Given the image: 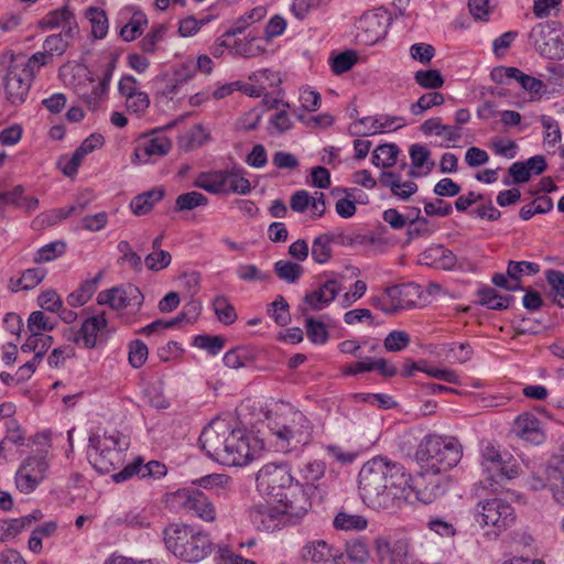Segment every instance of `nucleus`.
<instances>
[{
  "mask_svg": "<svg viewBox=\"0 0 564 564\" xmlns=\"http://www.w3.org/2000/svg\"><path fill=\"white\" fill-rule=\"evenodd\" d=\"M540 272V264L530 261H509L507 273L508 276L520 284V280L524 275H535Z\"/></svg>",
  "mask_w": 564,
  "mask_h": 564,
  "instance_id": "58",
  "label": "nucleus"
},
{
  "mask_svg": "<svg viewBox=\"0 0 564 564\" xmlns=\"http://www.w3.org/2000/svg\"><path fill=\"white\" fill-rule=\"evenodd\" d=\"M55 322L42 311L32 312L28 318V329L32 334L44 335L55 328Z\"/></svg>",
  "mask_w": 564,
  "mask_h": 564,
  "instance_id": "61",
  "label": "nucleus"
},
{
  "mask_svg": "<svg viewBox=\"0 0 564 564\" xmlns=\"http://www.w3.org/2000/svg\"><path fill=\"white\" fill-rule=\"evenodd\" d=\"M116 524L132 529H145L151 524V513L147 509H131L115 520Z\"/></svg>",
  "mask_w": 564,
  "mask_h": 564,
  "instance_id": "43",
  "label": "nucleus"
},
{
  "mask_svg": "<svg viewBox=\"0 0 564 564\" xmlns=\"http://www.w3.org/2000/svg\"><path fill=\"white\" fill-rule=\"evenodd\" d=\"M421 129L425 134H435L447 142H455L462 137L459 127L443 124L441 118L427 119L424 121Z\"/></svg>",
  "mask_w": 564,
  "mask_h": 564,
  "instance_id": "42",
  "label": "nucleus"
},
{
  "mask_svg": "<svg viewBox=\"0 0 564 564\" xmlns=\"http://www.w3.org/2000/svg\"><path fill=\"white\" fill-rule=\"evenodd\" d=\"M414 80L421 88L430 90L440 89L445 83L438 69H420L414 73Z\"/></svg>",
  "mask_w": 564,
  "mask_h": 564,
  "instance_id": "56",
  "label": "nucleus"
},
{
  "mask_svg": "<svg viewBox=\"0 0 564 564\" xmlns=\"http://www.w3.org/2000/svg\"><path fill=\"white\" fill-rule=\"evenodd\" d=\"M448 485L445 475L425 469L415 476L406 474L405 496L402 501L413 503L414 501L429 505L442 497Z\"/></svg>",
  "mask_w": 564,
  "mask_h": 564,
  "instance_id": "12",
  "label": "nucleus"
},
{
  "mask_svg": "<svg viewBox=\"0 0 564 564\" xmlns=\"http://www.w3.org/2000/svg\"><path fill=\"white\" fill-rule=\"evenodd\" d=\"M194 185L214 195L230 193L247 195L251 192V183L240 169L200 172L196 176Z\"/></svg>",
  "mask_w": 564,
  "mask_h": 564,
  "instance_id": "8",
  "label": "nucleus"
},
{
  "mask_svg": "<svg viewBox=\"0 0 564 564\" xmlns=\"http://www.w3.org/2000/svg\"><path fill=\"white\" fill-rule=\"evenodd\" d=\"M108 321L105 313L86 318L75 335V341L85 348L91 349L97 346L98 337L107 328Z\"/></svg>",
  "mask_w": 564,
  "mask_h": 564,
  "instance_id": "30",
  "label": "nucleus"
},
{
  "mask_svg": "<svg viewBox=\"0 0 564 564\" xmlns=\"http://www.w3.org/2000/svg\"><path fill=\"white\" fill-rule=\"evenodd\" d=\"M511 432L520 440L539 445L545 440V432L540 420L531 412L518 415L511 427Z\"/></svg>",
  "mask_w": 564,
  "mask_h": 564,
  "instance_id": "24",
  "label": "nucleus"
},
{
  "mask_svg": "<svg viewBox=\"0 0 564 564\" xmlns=\"http://www.w3.org/2000/svg\"><path fill=\"white\" fill-rule=\"evenodd\" d=\"M42 518L43 513L40 510H34L32 513L21 518L0 520V543L13 540L17 535L30 529Z\"/></svg>",
  "mask_w": 564,
  "mask_h": 564,
  "instance_id": "34",
  "label": "nucleus"
},
{
  "mask_svg": "<svg viewBox=\"0 0 564 564\" xmlns=\"http://www.w3.org/2000/svg\"><path fill=\"white\" fill-rule=\"evenodd\" d=\"M66 251V243L62 240L52 241L43 247H41L35 256H34V262L42 263V262H50L53 261L61 256H63Z\"/></svg>",
  "mask_w": 564,
  "mask_h": 564,
  "instance_id": "63",
  "label": "nucleus"
},
{
  "mask_svg": "<svg viewBox=\"0 0 564 564\" xmlns=\"http://www.w3.org/2000/svg\"><path fill=\"white\" fill-rule=\"evenodd\" d=\"M129 440L120 432H105L90 435L87 456L93 467L100 474L116 470L124 463Z\"/></svg>",
  "mask_w": 564,
  "mask_h": 564,
  "instance_id": "7",
  "label": "nucleus"
},
{
  "mask_svg": "<svg viewBox=\"0 0 564 564\" xmlns=\"http://www.w3.org/2000/svg\"><path fill=\"white\" fill-rule=\"evenodd\" d=\"M529 42L545 58L561 59L564 57V34L556 22L535 24L529 33Z\"/></svg>",
  "mask_w": 564,
  "mask_h": 564,
  "instance_id": "14",
  "label": "nucleus"
},
{
  "mask_svg": "<svg viewBox=\"0 0 564 564\" xmlns=\"http://www.w3.org/2000/svg\"><path fill=\"white\" fill-rule=\"evenodd\" d=\"M143 302L142 292L133 284L113 286L97 295V303L108 305L111 310L119 312L124 324H132L137 321L135 315L141 310Z\"/></svg>",
  "mask_w": 564,
  "mask_h": 564,
  "instance_id": "11",
  "label": "nucleus"
},
{
  "mask_svg": "<svg viewBox=\"0 0 564 564\" xmlns=\"http://www.w3.org/2000/svg\"><path fill=\"white\" fill-rule=\"evenodd\" d=\"M57 530V523L55 521L45 522L42 525L36 527L29 539L28 547L32 553L40 554L43 545L42 540L44 538L52 536Z\"/></svg>",
  "mask_w": 564,
  "mask_h": 564,
  "instance_id": "55",
  "label": "nucleus"
},
{
  "mask_svg": "<svg viewBox=\"0 0 564 564\" xmlns=\"http://www.w3.org/2000/svg\"><path fill=\"white\" fill-rule=\"evenodd\" d=\"M545 278L551 286L554 301L564 308V273L558 270H547Z\"/></svg>",
  "mask_w": 564,
  "mask_h": 564,
  "instance_id": "64",
  "label": "nucleus"
},
{
  "mask_svg": "<svg viewBox=\"0 0 564 564\" xmlns=\"http://www.w3.org/2000/svg\"><path fill=\"white\" fill-rule=\"evenodd\" d=\"M386 294L394 302L395 311L421 304L422 289L414 283L392 285L386 289Z\"/></svg>",
  "mask_w": 564,
  "mask_h": 564,
  "instance_id": "33",
  "label": "nucleus"
},
{
  "mask_svg": "<svg viewBox=\"0 0 564 564\" xmlns=\"http://www.w3.org/2000/svg\"><path fill=\"white\" fill-rule=\"evenodd\" d=\"M463 445L455 436L429 434L420 442L415 458L429 469L444 475L460 462Z\"/></svg>",
  "mask_w": 564,
  "mask_h": 564,
  "instance_id": "6",
  "label": "nucleus"
},
{
  "mask_svg": "<svg viewBox=\"0 0 564 564\" xmlns=\"http://www.w3.org/2000/svg\"><path fill=\"white\" fill-rule=\"evenodd\" d=\"M166 467L164 464L158 460H151L145 465H142V459L137 458L131 464H128L122 470L112 475V479L116 482H122L135 475H141L142 478L148 476L154 478H161L165 476Z\"/></svg>",
  "mask_w": 564,
  "mask_h": 564,
  "instance_id": "32",
  "label": "nucleus"
},
{
  "mask_svg": "<svg viewBox=\"0 0 564 564\" xmlns=\"http://www.w3.org/2000/svg\"><path fill=\"white\" fill-rule=\"evenodd\" d=\"M167 32L165 24H154L145 36L139 42V46L143 53L155 54L158 44L163 41Z\"/></svg>",
  "mask_w": 564,
  "mask_h": 564,
  "instance_id": "54",
  "label": "nucleus"
},
{
  "mask_svg": "<svg viewBox=\"0 0 564 564\" xmlns=\"http://www.w3.org/2000/svg\"><path fill=\"white\" fill-rule=\"evenodd\" d=\"M91 25V33L96 39H104L109 29L108 18L104 9L88 7L84 13Z\"/></svg>",
  "mask_w": 564,
  "mask_h": 564,
  "instance_id": "44",
  "label": "nucleus"
},
{
  "mask_svg": "<svg viewBox=\"0 0 564 564\" xmlns=\"http://www.w3.org/2000/svg\"><path fill=\"white\" fill-rule=\"evenodd\" d=\"M236 34H225L218 42V46L227 47L230 54L245 58H253L265 53V47L261 39L256 36H246L236 39Z\"/></svg>",
  "mask_w": 564,
  "mask_h": 564,
  "instance_id": "26",
  "label": "nucleus"
},
{
  "mask_svg": "<svg viewBox=\"0 0 564 564\" xmlns=\"http://www.w3.org/2000/svg\"><path fill=\"white\" fill-rule=\"evenodd\" d=\"M172 149L171 139L162 131H152L140 135L134 142L131 163L134 165L154 163Z\"/></svg>",
  "mask_w": 564,
  "mask_h": 564,
  "instance_id": "15",
  "label": "nucleus"
},
{
  "mask_svg": "<svg viewBox=\"0 0 564 564\" xmlns=\"http://www.w3.org/2000/svg\"><path fill=\"white\" fill-rule=\"evenodd\" d=\"M113 68V64H108L104 75L99 78H95L86 67L76 68L72 83L73 89L90 110L98 109L107 99Z\"/></svg>",
  "mask_w": 564,
  "mask_h": 564,
  "instance_id": "9",
  "label": "nucleus"
},
{
  "mask_svg": "<svg viewBox=\"0 0 564 564\" xmlns=\"http://www.w3.org/2000/svg\"><path fill=\"white\" fill-rule=\"evenodd\" d=\"M274 272L280 280L293 284L301 279L304 268L290 260H279L274 263Z\"/></svg>",
  "mask_w": 564,
  "mask_h": 564,
  "instance_id": "52",
  "label": "nucleus"
},
{
  "mask_svg": "<svg viewBox=\"0 0 564 564\" xmlns=\"http://www.w3.org/2000/svg\"><path fill=\"white\" fill-rule=\"evenodd\" d=\"M172 498L180 507L204 522L213 523L217 520L216 506L202 490L181 489Z\"/></svg>",
  "mask_w": 564,
  "mask_h": 564,
  "instance_id": "18",
  "label": "nucleus"
},
{
  "mask_svg": "<svg viewBox=\"0 0 564 564\" xmlns=\"http://www.w3.org/2000/svg\"><path fill=\"white\" fill-rule=\"evenodd\" d=\"M332 242L333 238L327 234L319 235L313 240L311 247V254L312 259L316 263L325 264L332 259Z\"/></svg>",
  "mask_w": 564,
  "mask_h": 564,
  "instance_id": "49",
  "label": "nucleus"
},
{
  "mask_svg": "<svg viewBox=\"0 0 564 564\" xmlns=\"http://www.w3.org/2000/svg\"><path fill=\"white\" fill-rule=\"evenodd\" d=\"M389 25L390 17L386 11L366 12L356 24V39L362 45H375L386 36Z\"/></svg>",
  "mask_w": 564,
  "mask_h": 564,
  "instance_id": "19",
  "label": "nucleus"
},
{
  "mask_svg": "<svg viewBox=\"0 0 564 564\" xmlns=\"http://www.w3.org/2000/svg\"><path fill=\"white\" fill-rule=\"evenodd\" d=\"M399 153L400 150L395 144H381L373 150L371 162L377 167H391L397 163Z\"/></svg>",
  "mask_w": 564,
  "mask_h": 564,
  "instance_id": "48",
  "label": "nucleus"
},
{
  "mask_svg": "<svg viewBox=\"0 0 564 564\" xmlns=\"http://www.w3.org/2000/svg\"><path fill=\"white\" fill-rule=\"evenodd\" d=\"M257 489L276 501L281 507H289V512L304 518L311 503L302 492L299 481L294 482L291 468L286 464L268 463L256 476Z\"/></svg>",
  "mask_w": 564,
  "mask_h": 564,
  "instance_id": "3",
  "label": "nucleus"
},
{
  "mask_svg": "<svg viewBox=\"0 0 564 564\" xmlns=\"http://www.w3.org/2000/svg\"><path fill=\"white\" fill-rule=\"evenodd\" d=\"M409 155L411 160L409 175L411 177L416 178L426 176L435 166V162L431 158V151L424 144H412L409 149Z\"/></svg>",
  "mask_w": 564,
  "mask_h": 564,
  "instance_id": "35",
  "label": "nucleus"
},
{
  "mask_svg": "<svg viewBox=\"0 0 564 564\" xmlns=\"http://www.w3.org/2000/svg\"><path fill=\"white\" fill-rule=\"evenodd\" d=\"M300 560L305 564H325L336 558L335 549L322 539L310 540L299 551Z\"/></svg>",
  "mask_w": 564,
  "mask_h": 564,
  "instance_id": "31",
  "label": "nucleus"
},
{
  "mask_svg": "<svg viewBox=\"0 0 564 564\" xmlns=\"http://www.w3.org/2000/svg\"><path fill=\"white\" fill-rule=\"evenodd\" d=\"M531 487L534 490L547 488L554 501L564 507V460L549 465L544 469V478H533Z\"/></svg>",
  "mask_w": 564,
  "mask_h": 564,
  "instance_id": "23",
  "label": "nucleus"
},
{
  "mask_svg": "<svg viewBox=\"0 0 564 564\" xmlns=\"http://www.w3.org/2000/svg\"><path fill=\"white\" fill-rule=\"evenodd\" d=\"M66 28L65 35L74 36L78 32L74 12L68 6L47 12L37 22V28L42 31Z\"/></svg>",
  "mask_w": 564,
  "mask_h": 564,
  "instance_id": "28",
  "label": "nucleus"
},
{
  "mask_svg": "<svg viewBox=\"0 0 564 564\" xmlns=\"http://www.w3.org/2000/svg\"><path fill=\"white\" fill-rule=\"evenodd\" d=\"M494 76L499 77L500 80L503 78L517 80L530 94L531 100H540L545 91V85L541 79L527 75L517 67L497 68L494 72Z\"/></svg>",
  "mask_w": 564,
  "mask_h": 564,
  "instance_id": "29",
  "label": "nucleus"
},
{
  "mask_svg": "<svg viewBox=\"0 0 564 564\" xmlns=\"http://www.w3.org/2000/svg\"><path fill=\"white\" fill-rule=\"evenodd\" d=\"M413 367L416 369V371L424 372L434 379L445 381L448 383H453V384L460 383L458 373L453 369L430 366V365H427L426 361L414 362Z\"/></svg>",
  "mask_w": 564,
  "mask_h": 564,
  "instance_id": "50",
  "label": "nucleus"
},
{
  "mask_svg": "<svg viewBox=\"0 0 564 564\" xmlns=\"http://www.w3.org/2000/svg\"><path fill=\"white\" fill-rule=\"evenodd\" d=\"M445 101L444 95L438 91H432L422 95L416 102L410 106V111L414 116H421L426 110L435 106H441Z\"/></svg>",
  "mask_w": 564,
  "mask_h": 564,
  "instance_id": "60",
  "label": "nucleus"
},
{
  "mask_svg": "<svg viewBox=\"0 0 564 564\" xmlns=\"http://www.w3.org/2000/svg\"><path fill=\"white\" fill-rule=\"evenodd\" d=\"M212 305L217 319L224 325H231L237 321L236 308L226 295H216Z\"/></svg>",
  "mask_w": 564,
  "mask_h": 564,
  "instance_id": "47",
  "label": "nucleus"
},
{
  "mask_svg": "<svg viewBox=\"0 0 564 564\" xmlns=\"http://www.w3.org/2000/svg\"><path fill=\"white\" fill-rule=\"evenodd\" d=\"M421 262L442 270H451L456 264V256L442 245L427 248L421 254Z\"/></svg>",
  "mask_w": 564,
  "mask_h": 564,
  "instance_id": "36",
  "label": "nucleus"
},
{
  "mask_svg": "<svg viewBox=\"0 0 564 564\" xmlns=\"http://www.w3.org/2000/svg\"><path fill=\"white\" fill-rule=\"evenodd\" d=\"M202 488L212 490L218 498H228L234 491V480L225 474H212L198 480Z\"/></svg>",
  "mask_w": 564,
  "mask_h": 564,
  "instance_id": "39",
  "label": "nucleus"
},
{
  "mask_svg": "<svg viewBox=\"0 0 564 564\" xmlns=\"http://www.w3.org/2000/svg\"><path fill=\"white\" fill-rule=\"evenodd\" d=\"M3 202L13 205L26 213H32L39 207V199L34 196H25L22 186H15L12 191L3 195Z\"/></svg>",
  "mask_w": 564,
  "mask_h": 564,
  "instance_id": "45",
  "label": "nucleus"
},
{
  "mask_svg": "<svg viewBox=\"0 0 564 564\" xmlns=\"http://www.w3.org/2000/svg\"><path fill=\"white\" fill-rule=\"evenodd\" d=\"M97 286L98 278L85 281L67 296V303L73 307L85 305L95 294Z\"/></svg>",
  "mask_w": 564,
  "mask_h": 564,
  "instance_id": "53",
  "label": "nucleus"
},
{
  "mask_svg": "<svg viewBox=\"0 0 564 564\" xmlns=\"http://www.w3.org/2000/svg\"><path fill=\"white\" fill-rule=\"evenodd\" d=\"M210 140V131L202 123H197L180 137L178 144L183 150L192 151L207 144Z\"/></svg>",
  "mask_w": 564,
  "mask_h": 564,
  "instance_id": "40",
  "label": "nucleus"
},
{
  "mask_svg": "<svg viewBox=\"0 0 564 564\" xmlns=\"http://www.w3.org/2000/svg\"><path fill=\"white\" fill-rule=\"evenodd\" d=\"M50 464L44 455H30L15 473V486L20 492H33L45 479Z\"/></svg>",
  "mask_w": 564,
  "mask_h": 564,
  "instance_id": "17",
  "label": "nucleus"
},
{
  "mask_svg": "<svg viewBox=\"0 0 564 564\" xmlns=\"http://www.w3.org/2000/svg\"><path fill=\"white\" fill-rule=\"evenodd\" d=\"M382 186L402 200L409 199L417 192V185L413 181H401V176L394 172H382L379 178Z\"/></svg>",
  "mask_w": 564,
  "mask_h": 564,
  "instance_id": "37",
  "label": "nucleus"
},
{
  "mask_svg": "<svg viewBox=\"0 0 564 564\" xmlns=\"http://www.w3.org/2000/svg\"><path fill=\"white\" fill-rule=\"evenodd\" d=\"M267 312L280 326H285L291 321L290 306L282 295L275 297L268 306Z\"/></svg>",
  "mask_w": 564,
  "mask_h": 564,
  "instance_id": "59",
  "label": "nucleus"
},
{
  "mask_svg": "<svg viewBox=\"0 0 564 564\" xmlns=\"http://www.w3.org/2000/svg\"><path fill=\"white\" fill-rule=\"evenodd\" d=\"M147 25V15L142 11H134L130 20L121 28L120 35L127 42L134 41L143 33Z\"/></svg>",
  "mask_w": 564,
  "mask_h": 564,
  "instance_id": "46",
  "label": "nucleus"
},
{
  "mask_svg": "<svg viewBox=\"0 0 564 564\" xmlns=\"http://www.w3.org/2000/svg\"><path fill=\"white\" fill-rule=\"evenodd\" d=\"M164 194L165 192L161 187L147 191L142 194H139L131 200L130 208L137 216L147 215L159 202L163 199Z\"/></svg>",
  "mask_w": 564,
  "mask_h": 564,
  "instance_id": "41",
  "label": "nucleus"
},
{
  "mask_svg": "<svg viewBox=\"0 0 564 564\" xmlns=\"http://www.w3.org/2000/svg\"><path fill=\"white\" fill-rule=\"evenodd\" d=\"M325 474L326 463L322 459H312L300 469L302 482L299 485L311 505L314 498L323 499L327 494V487L323 482Z\"/></svg>",
  "mask_w": 564,
  "mask_h": 564,
  "instance_id": "21",
  "label": "nucleus"
},
{
  "mask_svg": "<svg viewBox=\"0 0 564 564\" xmlns=\"http://www.w3.org/2000/svg\"><path fill=\"white\" fill-rule=\"evenodd\" d=\"M516 519L514 508L501 498L481 500L475 507V521L496 535L511 528Z\"/></svg>",
  "mask_w": 564,
  "mask_h": 564,
  "instance_id": "13",
  "label": "nucleus"
},
{
  "mask_svg": "<svg viewBox=\"0 0 564 564\" xmlns=\"http://www.w3.org/2000/svg\"><path fill=\"white\" fill-rule=\"evenodd\" d=\"M249 519L258 531L271 533L294 524L302 518L291 514L289 507L256 505L249 510Z\"/></svg>",
  "mask_w": 564,
  "mask_h": 564,
  "instance_id": "16",
  "label": "nucleus"
},
{
  "mask_svg": "<svg viewBox=\"0 0 564 564\" xmlns=\"http://www.w3.org/2000/svg\"><path fill=\"white\" fill-rule=\"evenodd\" d=\"M249 80L251 83L259 84L265 91L268 89L278 88L282 83L280 74L268 68L259 69L252 73L249 76Z\"/></svg>",
  "mask_w": 564,
  "mask_h": 564,
  "instance_id": "62",
  "label": "nucleus"
},
{
  "mask_svg": "<svg viewBox=\"0 0 564 564\" xmlns=\"http://www.w3.org/2000/svg\"><path fill=\"white\" fill-rule=\"evenodd\" d=\"M173 80L165 86L164 94L166 96H174L181 86L187 84L196 76L193 58H186L185 61L174 65L173 67Z\"/></svg>",
  "mask_w": 564,
  "mask_h": 564,
  "instance_id": "38",
  "label": "nucleus"
},
{
  "mask_svg": "<svg viewBox=\"0 0 564 564\" xmlns=\"http://www.w3.org/2000/svg\"><path fill=\"white\" fill-rule=\"evenodd\" d=\"M341 283L332 272L318 288L305 293L303 297V311H321L327 307L340 293Z\"/></svg>",
  "mask_w": 564,
  "mask_h": 564,
  "instance_id": "22",
  "label": "nucleus"
},
{
  "mask_svg": "<svg viewBox=\"0 0 564 564\" xmlns=\"http://www.w3.org/2000/svg\"><path fill=\"white\" fill-rule=\"evenodd\" d=\"M479 464L484 477L489 484L501 485L520 475V466L509 453H502L492 443H486L480 449Z\"/></svg>",
  "mask_w": 564,
  "mask_h": 564,
  "instance_id": "10",
  "label": "nucleus"
},
{
  "mask_svg": "<svg viewBox=\"0 0 564 564\" xmlns=\"http://www.w3.org/2000/svg\"><path fill=\"white\" fill-rule=\"evenodd\" d=\"M32 77L22 68L14 66L10 68L4 79V93L12 105H21L25 101Z\"/></svg>",
  "mask_w": 564,
  "mask_h": 564,
  "instance_id": "25",
  "label": "nucleus"
},
{
  "mask_svg": "<svg viewBox=\"0 0 564 564\" xmlns=\"http://www.w3.org/2000/svg\"><path fill=\"white\" fill-rule=\"evenodd\" d=\"M264 416L269 429L278 437L283 449H296L311 442L313 434L311 420L290 403L271 402L267 406Z\"/></svg>",
  "mask_w": 564,
  "mask_h": 564,
  "instance_id": "4",
  "label": "nucleus"
},
{
  "mask_svg": "<svg viewBox=\"0 0 564 564\" xmlns=\"http://www.w3.org/2000/svg\"><path fill=\"white\" fill-rule=\"evenodd\" d=\"M379 564H405L411 554V541L408 536H377L373 541Z\"/></svg>",
  "mask_w": 564,
  "mask_h": 564,
  "instance_id": "20",
  "label": "nucleus"
},
{
  "mask_svg": "<svg viewBox=\"0 0 564 564\" xmlns=\"http://www.w3.org/2000/svg\"><path fill=\"white\" fill-rule=\"evenodd\" d=\"M52 345V337L47 335H36L30 333V336L26 338L24 344L21 346V350L23 352H34V356H39L40 359L43 358L47 349Z\"/></svg>",
  "mask_w": 564,
  "mask_h": 564,
  "instance_id": "57",
  "label": "nucleus"
},
{
  "mask_svg": "<svg viewBox=\"0 0 564 564\" xmlns=\"http://www.w3.org/2000/svg\"><path fill=\"white\" fill-rule=\"evenodd\" d=\"M163 540L174 556L188 563L204 560L214 549L207 531L183 522L170 523L163 531Z\"/></svg>",
  "mask_w": 564,
  "mask_h": 564,
  "instance_id": "5",
  "label": "nucleus"
},
{
  "mask_svg": "<svg viewBox=\"0 0 564 564\" xmlns=\"http://www.w3.org/2000/svg\"><path fill=\"white\" fill-rule=\"evenodd\" d=\"M333 525L337 530L362 531L368 527V520L361 514L339 512L334 518Z\"/></svg>",
  "mask_w": 564,
  "mask_h": 564,
  "instance_id": "51",
  "label": "nucleus"
},
{
  "mask_svg": "<svg viewBox=\"0 0 564 564\" xmlns=\"http://www.w3.org/2000/svg\"><path fill=\"white\" fill-rule=\"evenodd\" d=\"M290 207L295 213L308 210L311 218H321L326 212L325 195L316 192L312 196L307 191L299 189L291 195Z\"/></svg>",
  "mask_w": 564,
  "mask_h": 564,
  "instance_id": "27",
  "label": "nucleus"
},
{
  "mask_svg": "<svg viewBox=\"0 0 564 564\" xmlns=\"http://www.w3.org/2000/svg\"><path fill=\"white\" fill-rule=\"evenodd\" d=\"M406 473L398 463L373 457L359 471V490L364 502L372 509H388L405 496Z\"/></svg>",
  "mask_w": 564,
  "mask_h": 564,
  "instance_id": "2",
  "label": "nucleus"
},
{
  "mask_svg": "<svg viewBox=\"0 0 564 564\" xmlns=\"http://www.w3.org/2000/svg\"><path fill=\"white\" fill-rule=\"evenodd\" d=\"M202 448L215 462L230 467H243L259 458L263 441L243 429H232L225 420H213L199 436Z\"/></svg>",
  "mask_w": 564,
  "mask_h": 564,
  "instance_id": "1",
  "label": "nucleus"
}]
</instances>
